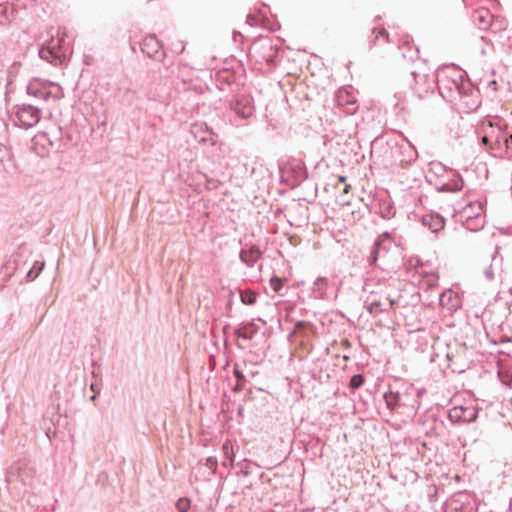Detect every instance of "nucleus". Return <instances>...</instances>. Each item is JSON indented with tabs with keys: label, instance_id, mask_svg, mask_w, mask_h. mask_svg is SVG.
<instances>
[{
	"label": "nucleus",
	"instance_id": "obj_1",
	"mask_svg": "<svg viewBox=\"0 0 512 512\" xmlns=\"http://www.w3.org/2000/svg\"><path fill=\"white\" fill-rule=\"evenodd\" d=\"M465 81L461 71L452 69H443L437 72L436 76H433L429 82L427 88L424 90L425 93L433 90V85L436 84L440 95L448 102H457V98L462 93V87Z\"/></svg>",
	"mask_w": 512,
	"mask_h": 512
},
{
	"label": "nucleus",
	"instance_id": "obj_38",
	"mask_svg": "<svg viewBox=\"0 0 512 512\" xmlns=\"http://www.w3.org/2000/svg\"><path fill=\"white\" fill-rule=\"evenodd\" d=\"M338 181L341 182V183H344L346 181V177L345 176H339L338 177Z\"/></svg>",
	"mask_w": 512,
	"mask_h": 512
},
{
	"label": "nucleus",
	"instance_id": "obj_15",
	"mask_svg": "<svg viewBox=\"0 0 512 512\" xmlns=\"http://www.w3.org/2000/svg\"><path fill=\"white\" fill-rule=\"evenodd\" d=\"M328 288V279L325 277H318L312 286V294L316 299H324Z\"/></svg>",
	"mask_w": 512,
	"mask_h": 512
},
{
	"label": "nucleus",
	"instance_id": "obj_43",
	"mask_svg": "<svg viewBox=\"0 0 512 512\" xmlns=\"http://www.w3.org/2000/svg\"><path fill=\"white\" fill-rule=\"evenodd\" d=\"M479 41H480V43H484V41H485L484 37H481Z\"/></svg>",
	"mask_w": 512,
	"mask_h": 512
},
{
	"label": "nucleus",
	"instance_id": "obj_3",
	"mask_svg": "<svg viewBox=\"0 0 512 512\" xmlns=\"http://www.w3.org/2000/svg\"><path fill=\"white\" fill-rule=\"evenodd\" d=\"M41 109L33 104H18L14 106L12 114L14 120H17V125L28 129L40 121Z\"/></svg>",
	"mask_w": 512,
	"mask_h": 512
},
{
	"label": "nucleus",
	"instance_id": "obj_42",
	"mask_svg": "<svg viewBox=\"0 0 512 512\" xmlns=\"http://www.w3.org/2000/svg\"><path fill=\"white\" fill-rule=\"evenodd\" d=\"M183 51H184V46L182 45V46L180 47V49L178 50V53H179V54H181V53H183Z\"/></svg>",
	"mask_w": 512,
	"mask_h": 512
},
{
	"label": "nucleus",
	"instance_id": "obj_12",
	"mask_svg": "<svg viewBox=\"0 0 512 512\" xmlns=\"http://www.w3.org/2000/svg\"><path fill=\"white\" fill-rule=\"evenodd\" d=\"M451 179L441 184L437 190L440 192H457L463 188V179L460 174L454 171H450Z\"/></svg>",
	"mask_w": 512,
	"mask_h": 512
},
{
	"label": "nucleus",
	"instance_id": "obj_29",
	"mask_svg": "<svg viewBox=\"0 0 512 512\" xmlns=\"http://www.w3.org/2000/svg\"><path fill=\"white\" fill-rule=\"evenodd\" d=\"M484 276L489 281H492L494 279L495 273L492 265L484 270Z\"/></svg>",
	"mask_w": 512,
	"mask_h": 512
},
{
	"label": "nucleus",
	"instance_id": "obj_20",
	"mask_svg": "<svg viewBox=\"0 0 512 512\" xmlns=\"http://www.w3.org/2000/svg\"><path fill=\"white\" fill-rule=\"evenodd\" d=\"M222 452L225 457V459L223 460V465L224 466H227L228 464L232 465L233 461H234V457H233V445H232L231 441L227 440L222 445Z\"/></svg>",
	"mask_w": 512,
	"mask_h": 512
},
{
	"label": "nucleus",
	"instance_id": "obj_7",
	"mask_svg": "<svg viewBox=\"0 0 512 512\" xmlns=\"http://www.w3.org/2000/svg\"><path fill=\"white\" fill-rule=\"evenodd\" d=\"M64 42L63 37L57 39L51 38L47 43L39 50V56L41 59L46 60L49 63L57 64L60 60V49Z\"/></svg>",
	"mask_w": 512,
	"mask_h": 512
},
{
	"label": "nucleus",
	"instance_id": "obj_39",
	"mask_svg": "<svg viewBox=\"0 0 512 512\" xmlns=\"http://www.w3.org/2000/svg\"><path fill=\"white\" fill-rule=\"evenodd\" d=\"M480 54H481L482 56H485V55H486V49H485L484 47H481V49H480Z\"/></svg>",
	"mask_w": 512,
	"mask_h": 512
},
{
	"label": "nucleus",
	"instance_id": "obj_18",
	"mask_svg": "<svg viewBox=\"0 0 512 512\" xmlns=\"http://www.w3.org/2000/svg\"><path fill=\"white\" fill-rule=\"evenodd\" d=\"M453 301H456V297L451 290L445 291L439 296L440 305L447 307L449 310H452L457 306V303H453Z\"/></svg>",
	"mask_w": 512,
	"mask_h": 512
},
{
	"label": "nucleus",
	"instance_id": "obj_45",
	"mask_svg": "<svg viewBox=\"0 0 512 512\" xmlns=\"http://www.w3.org/2000/svg\"><path fill=\"white\" fill-rule=\"evenodd\" d=\"M466 512H474L473 507H471V508L469 509V511H466Z\"/></svg>",
	"mask_w": 512,
	"mask_h": 512
},
{
	"label": "nucleus",
	"instance_id": "obj_28",
	"mask_svg": "<svg viewBox=\"0 0 512 512\" xmlns=\"http://www.w3.org/2000/svg\"><path fill=\"white\" fill-rule=\"evenodd\" d=\"M205 465L212 471H215L217 468V460L214 457H208L206 459Z\"/></svg>",
	"mask_w": 512,
	"mask_h": 512
},
{
	"label": "nucleus",
	"instance_id": "obj_41",
	"mask_svg": "<svg viewBox=\"0 0 512 512\" xmlns=\"http://www.w3.org/2000/svg\"><path fill=\"white\" fill-rule=\"evenodd\" d=\"M238 336H239V337H242V338H244V339H248V337H247L245 334L238 333Z\"/></svg>",
	"mask_w": 512,
	"mask_h": 512
},
{
	"label": "nucleus",
	"instance_id": "obj_31",
	"mask_svg": "<svg viewBox=\"0 0 512 512\" xmlns=\"http://www.w3.org/2000/svg\"><path fill=\"white\" fill-rule=\"evenodd\" d=\"M373 34L375 35V39H378L380 36H383V35H386V37H388V35L386 34V31L384 29L374 28Z\"/></svg>",
	"mask_w": 512,
	"mask_h": 512
},
{
	"label": "nucleus",
	"instance_id": "obj_4",
	"mask_svg": "<svg viewBox=\"0 0 512 512\" xmlns=\"http://www.w3.org/2000/svg\"><path fill=\"white\" fill-rule=\"evenodd\" d=\"M35 146H41L44 150L53 149L57 152H64L66 149V143L62 137L61 129H57L53 132H39L34 136Z\"/></svg>",
	"mask_w": 512,
	"mask_h": 512
},
{
	"label": "nucleus",
	"instance_id": "obj_23",
	"mask_svg": "<svg viewBox=\"0 0 512 512\" xmlns=\"http://www.w3.org/2000/svg\"><path fill=\"white\" fill-rule=\"evenodd\" d=\"M364 383V377L361 374H355L351 377L349 387L352 390L360 388Z\"/></svg>",
	"mask_w": 512,
	"mask_h": 512
},
{
	"label": "nucleus",
	"instance_id": "obj_34",
	"mask_svg": "<svg viewBox=\"0 0 512 512\" xmlns=\"http://www.w3.org/2000/svg\"><path fill=\"white\" fill-rule=\"evenodd\" d=\"M488 86H489L492 90H494V91H496V90H497V82H496V81H494V80H493V81L488 82Z\"/></svg>",
	"mask_w": 512,
	"mask_h": 512
},
{
	"label": "nucleus",
	"instance_id": "obj_35",
	"mask_svg": "<svg viewBox=\"0 0 512 512\" xmlns=\"http://www.w3.org/2000/svg\"><path fill=\"white\" fill-rule=\"evenodd\" d=\"M469 208H470V209L476 208L478 211H480V210L482 209V207H481V204H480V203L470 204V205H469Z\"/></svg>",
	"mask_w": 512,
	"mask_h": 512
},
{
	"label": "nucleus",
	"instance_id": "obj_21",
	"mask_svg": "<svg viewBox=\"0 0 512 512\" xmlns=\"http://www.w3.org/2000/svg\"><path fill=\"white\" fill-rule=\"evenodd\" d=\"M240 300L245 305H253L256 302V294L251 290L240 291Z\"/></svg>",
	"mask_w": 512,
	"mask_h": 512
},
{
	"label": "nucleus",
	"instance_id": "obj_19",
	"mask_svg": "<svg viewBox=\"0 0 512 512\" xmlns=\"http://www.w3.org/2000/svg\"><path fill=\"white\" fill-rule=\"evenodd\" d=\"M399 49L402 50V56L411 61H414L419 56V50L410 46V44L407 42L400 46Z\"/></svg>",
	"mask_w": 512,
	"mask_h": 512
},
{
	"label": "nucleus",
	"instance_id": "obj_6",
	"mask_svg": "<svg viewBox=\"0 0 512 512\" xmlns=\"http://www.w3.org/2000/svg\"><path fill=\"white\" fill-rule=\"evenodd\" d=\"M392 247V240L388 233H384L375 241L370 256L369 263L371 265H377L378 261H383L385 264V258L388 254L389 249Z\"/></svg>",
	"mask_w": 512,
	"mask_h": 512
},
{
	"label": "nucleus",
	"instance_id": "obj_8",
	"mask_svg": "<svg viewBox=\"0 0 512 512\" xmlns=\"http://www.w3.org/2000/svg\"><path fill=\"white\" fill-rule=\"evenodd\" d=\"M141 51L149 58L161 61L165 53L161 51V43L155 35L146 36L141 43Z\"/></svg>",
	"mask_w": 512,
	"mask_h": 512
},
{
	"label": "nucleus",
	"instance_id": "obj_33",
	"mask_svg": "<svg viewBox=\"0 0 512 512\" xmlns=\"http://www.w3.org/2000/svg\"><path fill=\"white\" fill-rule=\"evenodd\" d=\"M234 374H235V376H236V378H237V380H238V381H240V380H243V379H244V375H243V373H242V372H240L239 370L235 369Z\"/></svg>",
	"mask_w": 512,
	"mask_h": 512
},
{
	"label": "nucleus",
	"instance_id": "obj_5",
	"mask_svg": "<svg viewBox=\"0 0 512 512\" xmlns=\"http://www.w3.org/2000/svg\"><path fill=\"white\" fill-rule=\"evenodd\" d=\"M452 103L458 106L465 113L473 112L480 105L479 91L474 89L471 83H464L462 93L457 98V102Z\"/></svg>",
	"mask_w": 512,
	"mask_h": 512
},
{
	"label": "nucleus",
	"instance_id": "obj_11",
	"mask_svg": "<svg viewBox=\"0 0 512 512\" xmlns=\"http://www.w3.org/2000/svg\"><path fill=\"white\" fill-rule=\"evenodd\" d=\"M422 224L433 233H437L444 228L445 220L438 213H428L422 216Z\"/></svg>",
	"mask_w": 512,
	"mask_h": 512
},
{
	"label": "nucleus",
	"instance_id": "obj_2",
	"mask_svg": "<svg viewBox=\"0 0 512 512\" xmlns=\"http://www.w3.org/2000/svg\"><path fill=\"white\" fill-rule=\"evenodd\" d=\"M27 93L45 103L56 102L64 96L60 85L40 79H33L29 82Z\"/></svg>",
	"mask_w": 512,
	"mask_h": 512
},
{
	"label": "nucleus",
	"instance_id": "obj_22",
	"mask_svg": "<svg viewBox=\"0 0 512 512\" xmlns=\"http://www.w3.org/2000/svg\"><path fill=\"white\" fill-rule=\"evenodd\" d=\"M44 262L36 261L33 267L28 271L27 278L30 280H34L43 270Z\"/></svg>",
	"mask_w": 512,
	"mask_h": 512
},
{
	"label": "nucleus",
	"instance_id": "obj_26",
	"mask_svg": "<svg viewBox=\"0 0 512 512\" xmlns=\"http://www.w3.org/2000/svg\"><path fill=\"white\" fill-rule=\"evenodd\" d=\"M506 138H507V133L500 132V133H498V134L495 136L494 144H495L499 149H503V148H504L503 143H504V142H507Z\"/></svg>",
	"mask_w": 512,
	"mask_h": 512
},
{
	"label": "nucleus",
	"instance_id": "obj_14",
	"mask_svg": "<svg viewBox=\"0 0 512 512\" xmlns=\"http://www.w3.org/2000/svg\"><path fill=\"white\" fill-rule=\"evenodd\" d=\"M365 307L370 314L377 315L381 312L387 311L386 302L372 294L365 301Z\"/></svg>",
	"mask_w": 512,
	"mask_h": 512
},
{
	"label": "nucleus",
	"instance_id": "obj_32",
	"mask_svg": "<svg viewBox=\"0 0 512 512\" xmlns=\"http://www.w3.org/2000/svg\"><path fill=\"white\" fill-rule=\"evenodd\" d=\"M384 302H386V306H387V310L389 308H392L395 304H396V301L394 299H391L390 297H385V300Z\"/></svg>",
	"mask_w": 512,
	"mask_h": 512
},
{
	"label": "nucleus",
	"instance_id": "obj_25",
	"mask_svg": "<svg viewBox=\"0 0 512 512\" xmlns=\"http://www.w3.org/2000/svg\"><path fill=\"white\" fill-rule=\"evenodd\" d=\"M417 273H419V274H421V275H425V276H427V277L431 278V279H429V280H428V284H429V286H433V285H435V284H436V281H437L438 277L435 275V273H434V272L427 273V272H425V271L423 270V267H422V266H420V267L418 268V270H417Z\"/></svg>",
	"mask_w": 512,
	"mask_h": 512
},
{
	"label": "nucleus",
	"instance_id": "obj_13",
	"mask_svg": "<svg viewBox=\"0 0 512 512\" xmlns=\"http://www.w3.org/2000/svg\"><path fill=\"white\" fill-rule=\"evenodd\" d=\"M261 255L260 249L257 246H252L249 250H241L239 257L248 267H253L261 258Z\"/></svg>",
	"mask_w": 512,
	"mask_h": 512
},
{
	"label": "nucleus",
	"instance_id": "obj_24",
	"mask_svg": "<svg viewBox=\"0 0 512 512\" xmlns=\"http://www.w3.org/2000/svg\"><path fill=\"white\" fill-rule=\"evenodd\" d=\"M176 508L179 512H187L190 508V501L187 498H181L177 501Z\"/></svg>",
	"mask_w": 512,
	"mask_h": 512
},
{
	"label": "nucleus",
	"instance_id": "obj_16",
	"mask_svg": "<svg viewBox=\"0 0 512 512\" xmlns=\"http://www.w3.org/2000/svg\"><path fill=\"white\" fill-rule=\"evenodd\" d=\"M492 15L487 9H479L474 14V21L478 24L480 29H487L491 23Z\"/></svg>",
	"mask_w": 512,
	"mask_h": 512
},
{
	"label": "nucleus",
	"instance_id": "obj_9",
	"mask_svg": "<svg viewBox=\"0 0 512 512\" xmlns=\"http://www.w3.org/2000/svg\"><path fill=\"white\" fill-rule=\"evenodd\" d=\"M232 110L241 118L247 119L253 115L254 106L252 100L249 97L241 96L237 97L231 102Z\"/></svg>",
	"mask_w": 512,
	"mask_h": 512
},
{
	"label": "nucleus",
	"instance_id": "obj_10",
	"mask_svg": "<svg viewBox=\"0 0 512 512\" xmlns=\"http://www.w3.org/2000/svg\"><path fill=\"white\" fill-rule=\"evenodd\" d=\"M478 416V411L474 407H460L454 408L450 412V417L456 419L457 421H462L466 423H470L476 420Z\"/></svg>",
	"mask_w": 512,
	"mask_h": 512
},
{
	"label": "nucleus",
	"instance_id": "obj_30",
	"mask_svg": "<svg viewBox=\"0 0 512 512\" xmlns=\"http://www.w3.org/2000/svg\"><path fill=\"white\" fill-rule=\"evenodd\" d=\"M506 140L507 142H504L503 145L506 152H508V150L512 149V134H507Z\"/></svg>",
	"mask_w": 512,
	"mask_h": 512
},
{
	"label": "nucleus",
	"instance_id": "obj_40",
	"mask_svg": "<svg viewBox=\"0 0 512 512\" xmlns=\"http://www.w3.org/2000/svg\"><path fill=\"white\" fill-rule=\"evenodd\" d=\"M349 188H350V186H349V185H346V186H345V188H344V191H343V192H344V193H348V192H349Z\"/></svg>",
	"mask_w": 512,
	"mask_h": 512
},
{
	"label": "nucleus",
	"instance_id": "obj_44",
	"mask_svg": "<svg viewBox=\"0 0 512 512\" xmlns=\"http://www.w3.org/2000/svg\"><path fill=\"white\" fill-rule=\"evenodd\" d=\"M416 91L418 92V94H419L420 96H422V93H421V91H420V90H418V89L416 88Z\"/></svg>",
	"mask_w": 512,
	"mask_h": 512
},
{
	"label": "nucleus",
	"instance_id": "obj_36",
	"mask_svg": "<svg viewBox=\"0 0 512 512\" xmlns=\"http://www.w3.org/2000/svg\"><path fill=\"white\" fill-rule=\"evenodd\" d=\"M490 140H491V137L487 136V135L483 136V138H482V142L484 144H488L490 142Z\"/></svg>",
	"mask_w": 512,
	"mask_h": 512
},
{
	"label": "nucleus",
	"instance_id": "obj_37",
	"mask_svg": "<svg viewBox=\"0 0 512 512\" xmlns=\"http://www.w3.org/2000/svg\"><path fill=\"white\" fill-rule=\"evenodd\" d=\"M464 213L466 214V217H467V219H468V220L473 218V217L470 215V213H469V208H467V207H466V208H464Z\"/></svg>",
	"mask_w": 512,
	"mask_h": 512
},
{
	"label": "nucleus",
	"instance_id": "obj_17",
	"mask_svg": "<svg viewBox=\"0 0 512 512\" xmlns=\"http://www.w3.org/2000/svg\"><path fill=\"white\" fill-rule=\"evenodd\" d=\"M402 149L403 157L400 159L401 163L409 164L417 159L418 153L413 145L407 143Z\"/></svg>",
	"mask_w": 512,
	"mask_h": 512
},
{
	"label": "nucleus",
	"instance_id": "obj_27",
	"mask_svg": "<svg viewBox=\"0 0 512 512\" xmlns=\"http://www.w3.org/2000/svg\"><path fill=\"white\" fill-rule=\"evenodd\" d=\"M270 283L275 292H279L282 288V280L278 277H272Z\"/></svg>",
	"mask_w": 512,
	"mask_h": 512
}]
</instances>
